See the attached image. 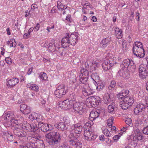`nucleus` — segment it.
<instances>
[{"label": "nucleus", "instance_id": "nucleus-1", "mask_svg": "<svg viewBox=\"0 0 148 148\" xmlns=\"http://www.w3.org/2000/svg\"><path fill=\"white\" fill-rule=\"evenodd\" d=\"M78 36L74 34L66 33V36L62 40V46L65 48L68 47L70 45H75L78 41Z\"/></svg>", "mask_w": 148, "mask_h": 148}, {"label": "nucleus", "instance_id": "nucleus-2", "mask_svg": "<svg viewBox=\"0 0 148 148\" xmlns=\"http://www.w3.org/2000/svg\"><path fill=\"white\" fill-rule=\"evenodd\" d=\"M71 99H67L63 101H60L58 103V108L65 110H69L72 107L73 102H74V99L76 98L75 94L73 93L71 95Z\"/></svg>", "mask_w": 148, "mask_h": 148}, {"label": "nucleus", "instance_id": "nucleus-3", "mask_svg": "<svg viewBox=\"0 0 148 148\" xmlns=\"http://www.w3.org/2000/svg\"><path fill=\"white\" fill-rule=\"evenodd\" d=\"M4 116L5 119L8 120H10L12 124H17L18 123V121H22L23 120V118L20 115H16L13 112H8L7 114H4Z\"/></svg>", "mask_w": 148, "mask_h": 148}, {"label": "nucleus", "instance_id": "nucleus-4", "mask_svg": "<svg viewBox=\"0 0 148 148\" xmlns=\"http://www.w3.org/2000/svg\"><path fill=\"white\" fill-rule=\"evenodd\" d=\"M75 99L76 98L74 99V102H73L72 105L74 111L79 114H82L84 112L83 108V103L82 102H77Z\"/></svg>", "mask_w": 148, "mask_h": 148}, {"label": "nucleus", "instance_id": "nucleus-5", "mask_svg": "<svg viewBox=\"0 0 148 148\" xmlns=\"http://www.w3.org/2000/svg\"><path fill=\"white\" fill-rule=\"evenodd\" d=\"M68 92L67 88L64 84H61L57 87L55 91V94L56 97L60 98Z\"/></svg>", "mask_w": 148, "mask_h": 148}, {"label": "nucleus", "instance_id": "nucleus-6", "mask_svg": "<svg viewBox=\"0 0 148 148\" xmlns=\"http://www.w3.org/2000/svg\"><path fill=\"white\" fill-rule=\"evenodd\" d=\"M145 116L138 117L135 120V126L136 127L140 128L147 125V119H145Z\"/></svg>", "mask_w": 148, "mask_h": 148}, {"label": "nucleus", "instance_id": "nucleus-7", "mask_svg": "<svg viewBox=\"0 0 148 148\" xmlns=\"http://www.w3.org/2000/svg\"><path fill=\"white\" fill-rule=\"evenodd\" d=\"M84 136L85 139L88 141L94 140L97 137V136L94 134L92 132L87 129H84Z\"/></svg>", "mask_w": 148, "mask_h": 148}, {"label": "nucleus", "instance_id": "nucleus-8", "mask_svg": "<svg viewBox=\"0 0 148 148\" xmlns=\"http://www.w3.org/2000/svg\"><path fill=\"white\" fill-rule=\"evenodd\" d=\"M134 54L136 56L138 57V58L137 64L140 63V58H143L145 56L144 50L143 47H142L137 48L135 49L132 50Z\"/></svg>", "mask_w": 148, "mask_h": 148}, {"label": "nucleus", "instance_id": "nucleus-9", "mask_svg": "<svg viewBox=\"0 0 148 148\" xmlns=\"http://www.w3.org/2000/svg\"><path fill=\"white\" fill-rule=\"evenodd\" d=\"M52 139L48 143L50 145H54L58 143L60 140V135L59 133L55 131L52 132Z\"/></svg>", "mask_w": 148, "mask_h": 148}, {"label": "nucleus", "instance_id": "nucleus-10", "mask_svg": "<svg viewBox=\"0 0 148 148\" xmlns=\"http://www.w3.org/2000/svg\"><path fill=\"white\" fill-rule=\"evenodd\" d=\"M146 67L147 65L143 64H141L139 66V76L141 78H146L147 76L148 72Z\"/></svg>", "mask_w": 148, "mask_h": 148}, {"label": "nucleus", "instance_id": "nucleus-11", "mask_svg": "<svg viewBox=\"0 0 148 148\" xmlns=\"http://www.w3.org/2000/svg\"><path fill=\"white\" fill-rule=\"evenodd\" d=\"M132 140L135 141L141 140L143 138V134L139 129H137L134 131V133L130 136Z\"/></svg>", "mask_w": 148, "mask_h": 148}, {"label": "nucleus", "instance_id": "nucleus-12", "mask_svg": "<svg viewBox=\"0 0 148 148\" xmlns=\"http://www.w3.org/2000/svg\"><path fill=\"white\" fill-rule=\"evenodd\" d=\"M29 118L31 120L34 121L35 122H37L38 123H41L43 120L42 116L35 112H32L30 114Z\"/></svg>", "mask_w": 148, "mask_h": 148}, {"label": "nucleus", "instance_id": "nucleus-13", "mask_svg": "<svg viewBox=\"0 0 148 148\" xmlns=\"http://www.w3.org/2000/svg\"><path fill=\"white\" fill-rule=\"evenodd\" d=\"M38 127L40 128L41 130L44 132L51 130L53 128V127L49 124L42 123H38Z\"/></svg>", "mask_w": 148, "mask_h": 148}, {"label": "nucleus", "instance_id": "nucleus-14", "mask_svg": "<svg viewBox=\"0 0 148 148\" xmlns=\"http://www.w3.org/2000/svg\"><path fill=\"white\" fill-rule=\"evenodd\" d=\"M33 138H34V141L32 143H34L35 145V148L36 147L38 148H44L45 147V145L44 144L42 140H40V136H38L37 137L32 136Z\"/></svg>", "mask_w": 148, "mask_h": 148}, {"label": "nucleus", "instance_id": "nucleus-15", "mask_svg": "<svg viewBox=\"0 0 148 148\" xmlns=\"http://www.w3.org/2000/svg\"><path fill=\"white\" fill-rule=\"evenodd\" d=\"M82 127L80 124L77 123L71 126V130L72 131V133L74 132L75 134H78L79 136V134L82 131Z\"/></svg>", "mask_w": 148, "mask_h": 148}, {"label": "nucleus", "instance_id": "nucleus-16", "mask_svg": "<svg viewBox=\"0 0 148 148\" xmlns=\"http://www.w3.org/2000/svg\"><path fill=\"white\" fill-rule=\"evenodd\" d=\"M60 42L59 41H56L54 42L52 41L49 44L48 49L50 51L53 52L59 48Z\"/></svg>", "mask_w": 148, "mask_h": 148}, {"label": "nucleus", "instance_id": "nucleus-17", "mask_svg": "<svg viewBox=\"0 0 148 148\" xmlns=\"http://www.w3.org/2000/svg\"><path fill=\"white\" fill-rule=\"evenodd\" d=\"M35 139L33 138L32 136H29L27 137L28 143L27 145H24L20 146V148H35V145L33 143V141Z\"/></svg>", "mask_w": 148, "mask_h": 148}, {"label": "nucleus", "instance_id": "nucleus-18", "mask_svg": "<svg viewBox=\"0 0 148 148\" xmlns=\"http://www.w3.org/2000/svg\"><path fill=\"white\" fill-rule=\"evenodd\" d=\"M147 110L145 105L139 103L136 106L134 109V112L136 114H138L139 112L144 111L145 112H147Z\"/></svg>", "mask_w": 148, "mask_h": 148}, {"label": "nucleus", "instance_id": "nucleus-19", "mask_svg": "<svg viewBox=\"0 0 148 148\" xmlns=\"http://www.w3.org/2000/svg\"><path fill=\"white\" fill-rule=\"evenodd\" d=\"M19 80L17 78H12L8 81L6 85L8 88H12L18 83Z\"/></svg>", "mask_w": 148, "mask_h": 148}, {"label": "nucleus", "instance_id": "nucleus-20", "mask_svg": "<svg viewBox=\"0 0 148 148\" xmlns=\"http://www.w3.org/2000/svg\"><path fill=\"white\" fill-rule=\"evenodd\" d=\"M20 110L25 114H28L31 112L30 107L24 104H21L20 106Z\"/></svg>", "mask_w": 148, "mask_h": 148}, {"label": "nucleus", "instance_id": "nucleus-21", "mask_svg": "<svg viewBox=\"0 0 148 148\" xmlns=\"http://www.w3.org/2000/svg\"><path fill=\"white\" fill-rule=\"evenodd\" d=\"M69 140L70 145L72 146H75L78 140L77 137L75 136L73 133H71L69 135Z\"/></svg>", "mask_w": 148, "mask_h": 148}, {"label": "nucleus", "instance_id": "nucleus-22", "mask_svg": "<svg viewBox=\"0 0 148 148\" xmlns=\"http://www.w3.org/2000/svg\"><path fill=\"white\" fill-rule=\"evenodd\" d=\"M14 134L18 137H22L26 136L27 133L23 130L17 128L13 131Z\"/></svg>", "mask_w": 148, "mask_h": 148}, {"label": "nucleus", "instance_id": "nucleus-23", "mask_svg": "<svg viewBox=\"0 0 148 148\" xmlns=\"http://www.w3.org/2000/svg\"><path fill=\"white\" fill-rule=\"evenodd\" d=\"M108 60L107 61L108 64L112 67L116 63V58L115 57H113L112 54H108L107 56Z\"/></svg>", "mask_w": 148, "mask_h": 148}, {"label": "nucleus", "instance_id": "nucleus-24", "mask_svg": "<svg viewBox=\"0 0 148 148\" xmlns=\"http://www.w3.org/2000/svg\"><path fill=\"white\" fill-rule=\"evenodd\" d=\"M129 92V91L127 90H123L117 95V97L119 99H123L127 96Z\"/></svg>", "mask_w": 148, "mask_h": 148}, {"label": "nucleus", "instance_id": "nucleus-25", "mask_svg": "<svg viewBox=\"0 0 148 148\" xmlns=\"http://www.w3.org/2000/svg\"><path fill=\"white\" fill-rule=\"evenodd\" d=\"M27 87L30 89L36 92L38 91L39 90L38 86L36 84H33L32 82L27 84Z\"/></svg>", "mask_w": 148, "mask_h": 148}, {"label": "nucleus", "instance_id": "nucleus-26", "mask_svg": "<svg viewBox=\"0 0 148 148\" xmlns=\"http://www.w3.org/2000/svg\"><path fill=\"white\" fill-rule=\"evenodd\" d=\"M99 116V112L96 111H92L90 114L89 118L91 120H94Z\"/></svg>", "mask_w": 148, "mask_h": 148}, {"label": "nucleus", "instance_id": "nucleus-27", "mask_svg": "<svg viewBox=\"0 0 148 148\" xmlns=\"http://www.w3.org/2000/svg\"><path fill=\"white\" fill-rule=\"evenodd\" d=\"M94 84L95 85L96 89L98 91L101 90L104 87V83L101 80H99L97 83H94Z\"/></svg>", "mask_w": 148, "mask_h": 148}, {"label": "nucleus", "instance_id": "nucleus-28", "mask_svg": "<svg viewBox=\"0 0 148 148\" xmlns=\"http://www.w3.org/2000/svg\"><path fill=\"white\" fill-rule=\"evenodd\" d=\"M115 32L116 36L118 38H121L122 37L123 31L121 29H119L118 27L115 28Z\"/></svg>", "mask_w": 148, "mask_h": 148}, {"label": "nucleus", "instance_id": "nucleus-29", "mask_svg": "<svg viewBox=\"0 0 148 148\" xmlns=\"http://www.w3.org/2000/svg\"><path fill=\"white\" fill-rule=\"evenodd\" d=\"M88 71L86 69L84 68L81 69L80 71L79 77H88Z\"/></svg>", "mask_w": 148, "mask_h": 148}, {"label": "nucleus", "instance_id": "nucleus-30", "mask_svg": "<svg viewBox=\"0 0 148 148\" xmlns=\"http://www.w3.org/2000/svg\"><path fill=\"white\" fill-rule=\"evenodd\" d=\"M110 95L108 93L105 94L103 97V101L105 103L108 104L111 101L110 97Z\"/></svg>", "mask_w": 148, "mask_h": 148}, {"label": "nucleus", "instance_id": "nucleus-31", "mask_svg": "<svg viewBox=\"0 0 148 148\" xmlns=\"http://www.w3.org/2000/svg\"><path fill=\"white\" fill-rule=\"evenodd\" d=\"M111 37H108L104 38L101 42V44L103 47H106L110 42Z\"/></svg>", "mask_w": 148, "mask_h": 148}, {"label": "nucleus", "instance_id": "nucleus-32", "mask_svg": "<svg viewBox=\"0 0 148 148\" xmlns=\"http://www.w3.org/2000/svg\"><path fill=\"white\" fill-rule=\"evenodd\" d=\"M123 99L130 106H131L134 102V98L129 96H126Z\"/></svg>", "mask_w": 148, "mask_h": 148}, {"label": "nucleus", "instance_id": "nucleus-33", "mask_svg": "<svg viewBox=\"0 0 148 148\" xmlns=\"http://www.w3.org/2000/svg\"><path fill=\"white\" fill-rule=\"evenodd\" d=\"M120 106L121 108L124 110L127 109L130 106L129 104L125 101L124 99L120 101Z\"/></svg>", "mask_w": 148, "mask_h": 148}, {"label": "nucleus", "instance_id": "nucleus-34", "mask_svg": "<svg viewBox=\"0 0 148 148\" xmlns=\"http://www.w3.org/2000/svg\"><path fill=\"white\" fill-rule=\"evenodd\" d=\"M132 62H133V61L129 59H127L123 61L122 65L125 68L127 69L130 66L131 63Z\"/></svg>", "mask_w": 148, "mask_h": 148}, {"label": "nucleus", "instance_id": "nucleus-35", "mask_svg": "<svg viewBox=\"0 0 148 148\" xmlns=\"http://www.w3.org/2000/svg\"><path fill=\"white\" fill-rule=\"evenodd\" d=\"M66 125L64 122H61L56 125V127L59 130H65L67 128Z\"/></svg>", "mask_w": 148, "mask_h": 148}, {"label": "nucleus", "instance_id": "nucleus-36", "mask_svg": "<svg viewBox=\"0 0 148 148\" xmlns=\"http://www.w3.org/2000/svg\"><path fill=\"white\" fill-rule=\"evenodd\" d=\"M57 7L60 10H63L67 8V6L65 5H63L61 2L58 1L57 2Z\"/></svg>", "mask_w": 148, "mask_h": 148}, {"label": "nucleus", "instance_id": "nucleus-37", "mask_svg": "<svg viewBox=\"0 0 148 148\" xmlns=\"http://www.w3.org/2000/svg\"><path fill=\"white\" fill-rule=\"evenodd\" d=\"M91 77L92 79L95 81V83H97L100 80H99V76L97 74L93 73Z\"/></svg>", "mask_w": 148, "mask_h": 148}, {"label": "nucleus", "instance_id": "nucleus-38", "mask_svg": "<svg viewBox=\"0 0 148 148\" xmlns=\"http://www.w3.org/2000/svg\"><path fill=\"white\" fill-rule=\"evenodd\" d=\"M114 103H112L111 105H109L108 107V111L110 113H113L115 111Z\"/></svg>", "mask_w": 148, "mask_h": 148}, {"label": "nucleus", "instance_id": "nucleus-39", "mask_svg": "<svg viewBox=\"0 0 148 148\" xmlns=\"http://www.w3.org/2000/svg\"><path fill=\"white\" fill-rule=\"evenodd\" d=\"M7 43L10 47H15L16 45V42L14 38H12L9 41H8Z\"/></svg>", "mask_w": 148, "mask_h": 148}, {"label": "nucleus", "instance_id": "nucleus-40", "mask_svg": "<svg viewBox=\"0 0 148 148\" xmlns=\"http://www.w3.org/2000/svg\"><path fill=\"white\" fill-rule=\"evenodd\" d=\"M39 77L40 79L44 80H47L48 79L47 75L44 72H41L39 73Z\"/></svg>", "mask_w": 148, "mask_h": 148}, {"label": "nucleus", "instance_id": "nucleus-41", "mask_svg": "<svg viewBox=\"0 0 148 148\" xmlns=\"http://www.w3.org/2000/svg\"><path fill=\"white\" fill-rule=\"evenodd\" d=\"M102 67L103 69L106 71H107L110 69L111 67L107 61H105V62L102 64Z\"/></svg>", "mask_w": 148, "mask_h": 148}, {"label": "nucleus", "instance_id": "nucleus-42", "mask_svg": "<svg viewBox=\"0 0 148 148\" xmlns=\"http://www.w3.org/2000/svg\"><path fill=\"white\" fill-rule=\"evenodd\" d=\"M143 47L142 43L140 42L136 41L134 43V45L133 47L132 50L135 49L137 48H139L140 47Z\"/></svg>", "mask_w": 148, "mask_h": 148}, {"label": "nucleus", "instance_id": "nucleus-43", "mask_svg": "<svg viewBox=\"0 0 148 148\" xmlns=\"http://www.w3.org/2000/svg\"><path fill=\"white\" fill-rule=\"evenodd\" d=\"M30 127L31 128L30 130L32 132L36 131L38 128L37 125L34 123L31 124L30 125Z\"/></svg>", "mask_w": 148, "mask_h": 148}, {"label": "nucleus", "instance_id": "nucleus-44", "mask_svg": "<svg viewBox=\"0 0 148 148\" xmlns=\"http://www.w3.org/2000/svg\"><path fill=\"white\" fill-rule=\"evenodd\" d=\"M114 118L113 117L111 116L107 120V124L108 126V127H110V126H112L113 124V121Z\"/></svg>", "mask_w": 148, "mask_h": 148}, {"label": "nucleus", "instance_id": "nucleus-45", "mask_svg": "<svg viewBox=\"0 0 148 148\" xmlns=\"http://www.w3.org/2000/svg\"><path fill=\"white\" fill-rule=\"evenodd\" d=\"M134 61L132 62L131 63L130 66H129L127 69L132 72H134L135 69V66L134 65Z\"/></svg>", "mask_w": 148, "mask_h": 148}, {"label": "nucleus", "instance_id": "nucleus-46", "mask_svg": "<svg viewBox=\"0 0 148 148\" xmlns=\"http://www.w3.org/2000/svg\"><path fill=\"white\" fill-rule=\"evenodd\" d=\"M88 77H79V81L82 84H86Z\"/></svg>", "mask_w": 148, "mask_h": 148}, {"label": "nucleus", "instance_id": "nucleus-47", "mask_svg": "<svg viewBox=\"0 0 148 148\" xmlns=\"http://www.w3.org/2000/svg\"><path fill=\"white\" fill-rule=\"evenodd\" d=\"M92 100L93 101L96 102V100H97L98 101H99V98L98 97H91L90 98H88L87 99L86 101H91V100Z\"/></svg>", "mask_w": 148, "mask_h": 148}, {"label": "nucleus", "instance_id": "nucleus-48", "mask_svg": "<svg viewBox=\"0 0 148 148\" xmlns=\"http://www.w3.org/2000/svg\"><path fill=\"white\" fill-rule=\"evenodd\" d=\"M63 120L64 121V123L66 125H68L70 123V120L68 116L64 117L63 118Z\"/></svg>", "mask_w": 148, "mask_h": 148}, {"label": "nucleus", "instance_id": "nucleus-49", "mask_svg": "<svg viewBox=\"0 0 148 148\" xmlns=\"http://www.w3.org/2000/svg\"><path fill=\"white\" fill-rule=\"evenodd\" d=\"M110 131L108 128V129H105L104 130H103V133L104 135L106 136H110L111 134L109 132Z\"/></svg>", "mask_w": 148, "mask_h": 148}, {"label": "nucleus", "instance_id": "nucleus-50", "mask_svg": "<svg viewBox=\"0 0 148 148\" xmlns=\"http://www.w3.org/2000/svg\"><path fill=\"white\" fill-rule=\"evenodd\" d=\"M82 4L86 8H88L90 7L88 2L86 1H83L82 3Z\"/></svg>", "mask_w": 148, "mask_h": 148}, {"label": "nucleus", "instance_id": "nucleus-51", "mask_svg": "<svg viewBox=\"0 0 148 148\" xmlns=\"http://www.w3.org/2000/svg\"><path fill=\"white\" fill-rule=\"evenodd\" d=\"M122 133L121 132L118 135H115L113 137V139L115 141H117L122 135Z\"/></svg>", "mask_w": 148, "mask_h": 148}, {"label": "nucleus", "instance_id": "nucleus-52", "mask_svg": "<svg viewBox=\"0 0 148 148\" xmlns=\"http://www.w3.org/2000/svg\"><path fill=\"white\" fill-rule=\"evenodd\" d=\"M5 134L7 136V138L8 140L10 141H12L13 140V138L12 134H10L8 132L6 133Z\"/></svg>", "mask_w": 148, "mask_h": 148}, {"label": "nucleus", "instance_id": "nucleus-53", "mask_svg": "<svg viewBox=\"0 0 148 148\" xmlns=\"http://www.w3.org/2000/svg\"><path fill=\"white\" fill-rule=\"evenodd\" d=\"M126 123L128 125L130 126L132 125V120L130 118H127L125 121Z\"/></svg>", "mask_w": 148, "mask_h": 148}, {"label": "nucleus", "instance_id": "nucleus-54", "mask_svg": "<svg viewBox=\"0 0 148 148\" xmlns=\"http://www.w3.org/2000/svg\"><path fill=\"white\" fill-rule=\"evenodd\" d=\"M93 124V121H92L91 120L90 121H88L85 123L84 125L85 127V128L86 126H87L88 127H89V128H90Z\"/></svg>", "mask_w": 148, "mask_h": 148}, {"label": "nucleus", "instance_id": "nucleus-55", "mask_svg": "<svg viewBox=\"0 0 148 148\" xmlns=\"http://www.w3.org/2000/svg\"><path fill=\"white\" fill-rule=\"evenodd\" d=\"M99 65V63L98 62H93L92 63V67L94 68V70H95L98 68Z\"/></svg>", "mask_w": 148, "mask_h": 148}, {"label": "nucleus", "instance_id": "nucleus-56", "mask_svg": "<svg viewBox=\"0 0 148 148\" xmlns=\"http://www.w3.org/2000/svg\"><path fill=\"white\" fill-rule=\"evenodd\" d=\"M58 148H72L70 147L66 143H63L61 144L59 146Z\"/></svg>", "mask_w": 148, "mask_h": 148}, {"label": "nucleus", "instance_id": "nucleus-57", "mask_svg": "<svg viewBox=\"0 0 148 148\" xmlns=\"http://www.w3.org/2000/svg\"><path fill=\"white\" fill-rule=\"evenodd\" d=\"M116 82L115 81H112L109 86H108V88L110 90H111L113 88H114L115 86Z\"/></svg>", "mask_w": 148, "mask_h": 148}, {"label": "nucleus", "instance_id": "nucleus-58", "mask_svg": "<svg viewBox=\"0 0 148 148\" xmlns=\"http://www.w3.org/2000/svg\"><path fill=\"white\" fill-rule=\"evenodd\" d=\"M45 137L46 138L48 139L49 141H50V140L52 139V132L46 134L45 135Z\"/></svg>", "mask_w": 148, "mask_h": 148}, {"label": "nucleus", "instance_id": "nucleus-59", "mask_svg": "<svg viewBox=\"0 0 148 148\" xmlns=\"http://www.w3.org/2000/svg\"><path fill=\"white\" fill-rule=\"evenodd\" d=\"M145 126L143 130V132L144 134L148 135V125H146Z\"/></svg>", "mask_w": 148, "mask_h": 148}, {"label": "nucleus", "instance_id": "nucleus-60", "mask_svg": "<svg viewBox=\"0 0 148 148\" xmlns=\"http://www.w3.org/2000/svg\"><path fill=\"white\" fill-rule=\"evenodd\" d=\"M82 143L81 142H79L78 140L75 145L76 148H81L82 147Z\"/></svg>", "mask_w": 148, "mask_h": 148}, {"label": "nucleus", "instance_id": "nucleus-61", "mask_svg": "<svg viewBox=\"0 0 148 148\" xmlns=\"http://www.w3.org/2000/svg\"><path fill=\"white\" fill-rule=\"evenodd\" d=\"M145 108H146L147 111V112H148V96H146L145 97Z\"/></svg>", "mask_w": 148, "mask_h": 148}, {"label": "nucleus", "instance_id": "nucleus-62", "mask_svg": "<svg viewBox=\"0 0 148 148\" xmlns=\"http://www.w3.org/2000/svg\"><path fill=\"white\" fill-rule=\"evenodd\" d=\"M40 25L39 24V23H37L36 24V26H34V32H37L38 31L40 28Z\"/></svg>", "mask_w": 148, "mask_h": 148}, {"label": "nucleus", "instance_id": "nucleus-63", "mask_svg": "<svg viewBox=\"0 0 148 148\" xmlns=\"http://www.w3.org/2000/svg\"><path fill=\"white\" fill-rule=\"evenodd\" d=\"M106 143L107 145H112L111 140L108 138H106Z\"/></svg>", "mask_w": 148, "mask_h": 148}, {"label": "nucleus", "instance_id": "nucleus-64", "mask_svg": "<svg viewBox=\"0 0 148 148\" xmlns=\"http://www.w3.org/2000/svg\"><path fill=\"white\" fill-rule=\"evenodd\" d=\"M5 60L6 62L8 64H12V60L11 58L9 57L5 58Z\"/></svg>", "mask_w": 148, "mask_h": 148}]
</instances>
